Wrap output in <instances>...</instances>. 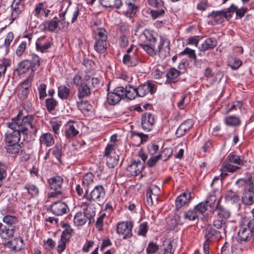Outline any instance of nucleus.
Returning a JSON list of instances; mask_svg holds the SVG:
<instances>
[{
    "mask_svg": "<svg viewBox=\"0 0 254 254\" xmlns=\"http://www.w3.org/2000/svg\"><path fill=\"white\" fill-rule=\"evenodd\" d=\"M147 2L149 5L156 8L163 6L165 3L164 1L162 0H147Z\"/></svg>",
    "mask_w": 254,
    "mask_h": 254,
    "instance_id": "63",
    "label": "nucleus"
},
{
    "mask_svg": "<svg viewBox=\"0 0 254 254\" xmlns=\"http://www.w3.org/2000/svg\"><path fill=\"white\" fill-rule=\"evenodd\" d=\"M3 245L12 251H18L21 250L23 247V240L20 238H16L3 243Z\"/></svg>",
    "mask_w": 254,
    "mask_h": 254,
    "instance_id": "19",
    "label": "nucleus"
},
{
    "mask_svg": "<svg viewBox=\"0 0 254 254\" xmlns=\"http://www.w3.org/2000/svg\"><path fill=\"white\" fill-rule=\"evenodd\" d=\"M148 229L147 222H144L140 224L137 231L138 236H145Z\"/></svg>",
    "mask_w": 254,
    "mask_h": 254,
    "instance_id": "58",
    "label": "nucleus"
},
{
    "mask_svg": "<svg viewBox=\"0 0 254 254\" xmlns=\"http://www.w3.org/2000/svg\"><path fill=\"white\" fill-rule=\"evenodd\" d=\"M225 198L227 201L231 203H237L240 200V197L238 192L231 190H228L226 192Z\"/></svg>",
    "mask_w": 254,
    "mask_h": 254,
    "instance_id": "32",
    "label": "nucleus"
},
{
    "mask_svg": "<svg viewBox=\"0 0 254 254\" xmlns=\"http://www.w3.org/2000/svg\"><path fill=\"white\" fill-rule=\"evenodd\" d=\"M225 161L230 164H235L238 166H242L245 165L246 161L241 159L240 156L234 153H230L227 157Z\"/></svg>",
    "mask_w": 254,
    "mask_h": 254,
    "instance_id": "29",
    "label": "nucleus"
},
{
    "mask_svg": "<svg viewBox=\"0 0 254 254\" xmlns=\"http://www.w3.org/2000/svg\"><path fill=\"white\" fill-rule=\"evenodd\" d=\"M78 106L83 114H87L93 110L92 106L86 101L78 103Z\"/></svg>",
    "mask_w": 254,
    "mask_h": 254,
    "instance_id": "42",
    "label": "nucleus"
},
{
    "mask_svg": "<svg viewBox=\"0 0 254 254\" xmlns=\"http://www.w3.org/2000/svg\"><path fill=\"white\" fill-rule=\"evenodd\" d=\"M0 17L3 20H8L9 24H11L16 18L12 17V9L9 7H7L6 9L4 6L0 7Z\"/></svg>",
    "mask_w": 254,
    "mask_h": 254,
    "instance_id": "27",
    "label": "nucleus"
},
{
    "mask_svg": "<svg viewBox=\"0 0 254 254\" xmlns=\"http://www.w3.org/2000/svg\"><path fill=\"white\" fill-rule=\"evenodd\" d=\"M73 83L78 86V97L81 99L91 94V90L95 88L99 84V79L88 74H86L83 79L79 75H75L73 78Z\"/></svg>",
    "mask_w": 254,
    "mask_h": 254,
    "instance_id": "2",
    "label": "nucleus"
},
{
    "mask_svg": "<svg viewBox=\"0 0 254 254\" xmlns=\"http://www.w3.org/2000/svg\"><path fill=\"white\" fill-rule=\"evenodd\" d=\"M14 36L13 34L11 32H9L7 33L4 40V43L1 48H4L5 54H7L9 51L10 46L13 40Z\"/></svg>",
    "mask_w": 254,
    "mask_h": 254,
    "instance_id": "41",
    "label": "nucleus"
},
{
    "mask_svg": "<svg viewBox=\"0 0 254 254\" xmlns=\"http://www.w3.org/2000/svg\"><path fill=\"white\" fill-rule=\"evenodd\" d=\"M240 168L241 167L240 166L232 165L227 161H225L222 164L220 170H223L225 172L230 173H234Z\"/></svg>",
    "mask_w": 254,
    "mask_h": 254,
    "instance_id": "38",
    "label": "nucleus"
},
{
    "mask_svg": "<svg viewBox=\"0 0 254 254\" xmlns=\"http://www.w3.org/2000/svg\"><path fill=\"white\" fill-rule=\"evenodd\" d=\"M235 9L234 4H232L227 10L213 11L208 16L211 17L216 23L220 24L223 21L224 18H231L235 12Z\"/></svg>",
    "mask_w": 254,
    "mask_h": 254,
    "instance_id": "7",
    "label": "nucleus"
},
{
    "mask_svg": "<svg viewBox=\"0 0 254 254\" xmlns=\"http://www.w3.org/2000/svg\"><path fill=\"white\" fill-rule=\"evenodd\" d=\"M148 135L145 134L141 132H137L136 131H132L131 134V137L132 139H135L136 138L139 139L138 144L142 143L143 142L146 141L148 138Z\"/></svg>",
    "mask_w": 254,
    "mask_h": 254,
    "instance_id": "47",
    "label": "nucleus"
},
{
    "mask_svg": "<svg viewBox=\"0 0 254 254\" xmlns=\"http://www.w3.org/2000/svg\"><path fill=\"white\" fill-rule=\"evenodd\" d=\"M139 46L150 56L153 57L156 55L155 46H152L150 44H140Z\"/></svg>",
    "mask_w": 254,
    "mask_h": 254,
    "instance_id": "48",
    "label": "nucleus"
},
{
    "mask_svg": "<svg viewBox=\"0 0 254 254\" xmlns=\"http://www.w3.org/2000/svg\"><path fill=\"white\" fill-rule=\"evenodd\" d=\"M144 168L143 163L139 160H133L127 166V170L129 173L130 176H137L141 173Z\"/></svg>",
    "mask_w": 254,
    "mask_h": 254,
    "instance_id": "14",
    "label": "nucleus"
},
{
    "mask_svg": "<svg viewBox=\"0 0 254 254\" xmlns=\"http://www.w3.org/2000/svg\"><path fill=\"white\" fill-rule=\"evenodd\" d=\"M18 67L17 71L19 74H24L30 69L32 70V61L28 60H23L18 64ZM31 74L32 71L29 76H31Z\"/></svg>",
    "mask_w": 254,
    "mask_h": 254,
    "instance_id": "28",
    "label": "nucleus"
},
{
    "mask_svg": "<svg viewBox=\"0 0 254 254\" xmlns=\"http://www.w3.org/2000/svg\"><path fill=\"white\" fill-rule=\"evenodd\" d=\"M95 42L94 49L99 54H104L107 49V32L104 28H99L95 31Z\"/></svg>",
    "mask_w": 254,
    "mask_h": 254,
    "instance_id": "4",
    "label": "nucleus"
},
{
    "mask_svg": "<svg viewBox=\"0 0 254 254\" xmlns=\"http://www.w3.org/2000/svg\"><path fill=\"white\" fill-rule=\"evenodd\" d=\"M180 71L177 70L175 68H171L170 71L165 74V76L167 77V80L169 82H176V79L180 75Z\"/></svg>",
    "mask_w": 254,
    "mask_h": 254,
    "instance_id": "39",
    "label": "nucleus"
},
{
    "mask_svg": "<svg viewBox=\"0 0 254 254\" xmlns=\"http://www.w3.org/2000/svg\"><path fill=\"white\" fill-rule=\"evenodd\" d=\"M62 145L57 144L53 149V154L58 161L62 163L61 156H62Z\"/></svg>",
    "mask_w": 254,
    "mask_h": 254,
    "instance_id": "50",
    "label": "nucleus"
},
{
    "mask_svg": "<svg viewBox=\"0 0 254 254\" xmlns=\"http://www.w3.org/2000/svg\"><path fill=\"white\" fill-rule=\"evenodd\" d=\"M51 211L55 215L62 216L69 210L67 204L61 201L53 203L50 206Z\"/></svg>",
    "mask_w": 254,
    "mask_h": 254,
    "instance_id": "12",
    "label": "nucleus"
},
{
    "mask_svg": "<svg viewBox=\"0 0 254 254\" xmlns=\"http://www.w3.org/2000/svg\"><path fill=\"white\" fill-rule=\"evenodd\" d=\"M170 41L169 40L161 38L159 45L158 46L157 50H156V53L158 52L159 56L161 58L164 59L170 54Z\"/></svg>",
    "mask_w": 254,
    "mask_h": 254,
    "instance_id": "15",
    "label": "nucleus"
},
{
    "mask_svg": "<svg viewBox=\"0 0 254 254\" xmlns=\"http://www.w3.org/2000/svg\"><path fill=\"white\" fill-rule=\"evenodd\" d=\"M22 115V111H19L16 117L5 124L9 129L4 134V148L7 153L14 155L19 153L21 148L19 143L21 133L24 141H31L32 135L29 129L32 128V115H25L21 120Z\"/></svg>",
    "mask_w": 254,
    "mask_h": 254,
    "instance_id": "1",
    "label": "nucleus"
},
{
    "mask_svg": "<svg viewBox=\"0 0 254 254\" xmlns=\"http://www.w3.org/2000/svg\"><path fill=\"white\" fill-rule=\"evenodd\" d=\"M64 180L62 177L56 176L51 177L48 180L49 187L51 190H54L50 193V197H58L62 194V186Z\"/></svg>",
    "mask_w": 254,
    "mask_h": 254,
    "instance_id": "6",
    "label": "nucleus"
},
{
    "mask_svg": "<svg viewBox=\"0 0 254 254\" xmlns=\"http://www.w3.org/2000/svg\"><path fill=\"white\" fill-rule=\"evenodd\" d=\"M123 89L120 87H116L113 92L107 94V101L110 105H114L118 103L123 97Z\"/></svg>",
    "mask_w": 254,
    "mask_h": 254,
    "instance_id": "13",
    "label": "nucleus"
},
{
    "mask_svg": "<svg viewBox=\"0 0 254 254\" xmlns=\"http://www.w3.org/2000/svg\"><path fill=\"white\" fill-rule=\"evenodd\" d=\"M205 237L206 240L209 242L214 240L217 241L220 239L221 235L219 232L211 228L209 229L206 230L205 233Z\"/></svg>",
    "mask_w": 254,
    "mask_h": 254,
    "instance_id": "31",
    "label": "nucleus"
},
{
    "mask_svg": "<svg viewBox=\"0 0 254 254\" xmlns=\"http://www.w3.org/2000/svg\"><path fill=\"white\" fill-rule=\"evenodd\" d=\"M88 217L84 212L79 211L77 212L73 219L74 223L77 226H82L87 221Z\"/></svg>",
    "mask_w": 254,
    "mask_h": 254,
    "instance_id": "33",
    "label": "nucleus"
},
{
    "mask_svg": "<svg viewBox=\"0 0 254 254\" xmlns=\"http://www.w3.org/2000/svg\"><path fill=\"white\" fill-rule=\"evenodd\" d=\"M173 149L171 147L164 148L158 155L160 159H161L163 161L167 160L173 154Z\"/></svg>",
    "mask_w": 254,
    "mask_h": 254,
    "instance_id": "49",
    "label": "nucleus"
},
{
    "mask_svg": "<svg viewBox=\"0 0 254 254\" xmlns=\"http://www.w3.org/2000/svg\"><path fill=\"white\" fill-rule=\"evenodd\" d=\"M155 123L154 116L150 113H144L141 117V127L143 130L148 132L151 131Z\"/></svg>",
    "mask_w": 254,
    "mask_h": 254,
    "instance_id": "11",
    "label": "nucleus"
},
{
    "mask_svg": "<svg viewBox=\"0 0 254 254\" xmlns=\"http://www.w3.org/2000/svg\"><path fill=\"white\" fill-rule=\"evenodd\" d=\"M94 176L92 173H87L83 177L82 184L87 187L92 186L94 183Z\"/></svg>",
    "mask_w": 254,
    "mask_h": 254,
    "instance_id": "46",
    "label": "nucleus"
},
{
    "mask_svg": "<svg viewBox=\"0 0 254 254\" xmlns=\"http://www.w3.org/2000/svg\"><path fill=\"white\" fill-rule=\"evenodd\" d=\"M164 245H166V247L164 248V254L167 253H170V254H174V249L173 248V243L171 241H165L164 243Z\"/></svg>",
    "mask_w": 254,
    "mask_h": 254,
    "instance_id": "64",
    "label": "nucleus"
},
{
    "mask_svg": "<svg viewBox=\"0 0 254 254\" xmlns=\"http://www.w3.org/2000/svg\"><path fill=\"white\" fill-rule=\"evenodd\" d=\"M120 88L123 89V97L127 98L129 100L135 99L137 96L136 88L133 87L130 85L126 86V88L120 86Z\"/></svg>",
    "mask_w": 254,
    "mask_h": 254,
    "instance_id": "23",
    "label": "nucleus"
},
{
    "mask_svg": "<svg viewBox=\"0 0 254 254\" xmlns=\"http://www.w3.org/2000/svg\"><path fill=\"white\" fill-rule=\"evenodd\" d=\"M253 233L246 227H241L238 233V240L240 243H245L251 241L253 239Z\"/></svg>",
    "mask_w": 254,
    "mask_h": 254,
    "instance_id": "17",
    "label": "nucleus"
},
{
    "mask_svg": "<svg viewBox=\"0 0 254 254\" xmlns=\"http://www.w3.org/2000/svg\"><path fill=\"white\" fill-rule=\"evenodd\" d=\"M215 210L217 214L221 217L226 219L230 217V212L222 205L220 204L219 200H218L217 202Z\"/></svg>",
    "mask_w": 254,
    "mask_h": 254,
    "instance_id": "34",
    "label": "nucleus"
},
{
    "mask_svg": "<svg viewBox=\"0 0 254 254\" xmlns=\"http://www.w3.org/2000/svg\"><path fill=\"white\" fill-rule=\"evenodd\" d=\"M69 240H67L66 238H63V237L61 238V240L59 241L57 247V251L59 254H61L65 250L66 243Z\"/></svg>",
    "mask_w": 254,
    "mask_h": 254,
    "instance_id": "59",
    "label": "nucleus"
},
{
    "mask_svg": "<svg viewBox=\"0 0 254 254\" xmlns=\"http://www.w3.org/2000/svg\"><path fill=\"white\" fill-rule=\"evenodd\" d=\"M217 45V42L215 38H208L199 47L200 51H205L215 48Z\"/></svg>",
    "mask_w": 254,
    "mask_h": 254,
    "instance_id": "26",
    "label": "nucleus"
},
{
    "mask_svg": "<svg viewBox=\"0 0 254 254\" xmlns=\"http://www.w3.org/2000/svg\"><path fill=\"white\" fill-rule=\"evenodd\" d=\"M158 189L157 186L155 185H153L148 189L146 192V197L148 203L150 202L151 204H153V198L152 194H153V191L155 190H157Z\"/></svg>",
    "mask_w": 254,
    "mask_h": 254,
    "instance_id": "57",
    "label": "nucleus"
},
{
    "mask_svg": "<svg viewBox=\"0 0 254 254\" xmlns=\"http://www.w3.org/2000/svg\"><path fill=\"white\" fill-rule=\"evenodd\" d=\"M6 167L4 164L0 162V187L2 186V180L6 177Z\"/></svg>",
    "mask_w": 254,
    "mask_h": 254,
    "instance_id": "62",
    "label": "nucleus"
},
{
    "mask_svg": "<svg viewBox=\"0 0 254 254\" xmlns=\"http://www.w3.org/2000/svg\"><path fill=\"white\" fill-rule=\"evenodd\" d=\"M187 55L189 57L193 60H195L196 56L195 51L189 48H186L185 49L180 53V55Z\"/></svg>",
    "mask_w": 254,
    "mask_h": 254,
    "instance_id": "60",
    "label": "nucleus"
},
{
    "mask_svg": "<svg viewBox=\"0 0 254 254\" xmlns=\"http://www.w3.org/2000/svg\"><path fill=\"white\" fill-rule=\"evenodd\" d=\"M225 122L227 126H235L240 124V121L236 117L230 116L225 118Z\"/></svg>",
    "mask_w": 254,
    "mask_h": 254,
    "instance_id": "52",
    "label": "nucleus"
},
{
    "mask_svg": "<svg viewBox=\"0 0 254 254\" xmlns=\"http://www.w3.org/2000/svg\"><path fill=\"white\" fill-rule=\"evenodd\" d=\"M126 3L127 5V9L125 14L127 17L131 18L138 10V6L130 1H127Z\"/></svg>",
    "mask_w": 254,
    "mask_h": 254,
    "instance_id": "36",
    "label": "nucleus"
},
{
    "mask_svg": "<svg viewBox=\"0 0 254 254\" xmlns=\"http://www.w3.org/2000/svg\"><path fill=\"white\" fill-rule=\"evenodd\" d=\"M160 7H161L160 9H152L150 10V14L153 19H155L165 15L167 10L166 7L164 5Z\"/></svg>",
    "mask_w": 254,
    "mask_h": 254,
    "instance_id": "43",
    "label": "nucleus"
},
{
    "mask_svg": "<svg viewBox=\"0 0 254 254\" xmlns=\"http://www.w3.org/2000/svg\"><path fill=\"white\" fill-rule=\"evenodd\" d=\"M142 35L144 36L147 41L149 43L148 44H150L152 46H155L157 40L155 37L156 34L154 33L153 31L149 30H145Z\"/></svg>",
    "mask_w": 254,
    "mask_h": 254,
    "instance_id": "37",
    "label": "nucleus"
},
{
    "mask_svg": "<svg viewBox=\"0 0 254 254\" xmlns=\"http://www.w3.org/2000/svg\"><path fill=\"white\" fill-rule=\"evenodd\" d=\"M132 223L131 222H122L119 223L117 227V232L123 235V238L126 239L130 238L132 235Z\"/></svg>",
    "mask_w": 254,
    "mask_h": 254,
    "instance_id": "8",
    "label": "nucleus"
},
{
    "mask_svg": "<svg viewBox=\"0 0 254 254\" xmlns=\"http://www.w3.org/2000/svg\"><path fill=\"white\" fill-rule=\"evenodd\" d=\"M2 221L6 225L0 222V237L9 240L13 237L18 219L15 216L7 215L3 217Z\"/></svg>",
    "mask_w": 254,
    "mask_h": 254,
    "instance_id": "3",
    "label": "nucleus"
},
{
    "mask_svg": "<svg viewBox=\"0 0 254 254\" xmlns=\"http://www.w3.org/2000/svg\"><path fill=\"white\" fill-rule=\"evenodd\" d=\"M69 94L70 89L65 85H60L58 87V96L61 99L64 100L67 99Z\"/></svg>",
    "mask_w": 254,
    "mask_h": 254,
    "instance_id": "40",
    "label": "nucleus"
},
{
    "mask_svg": "<svg viewBox=\"0 0 254 254\" xmlns=\"http://www.w3.org/2000/svg\"><path fill=\"white\" fill-rule=\"evenodd\" d=\"M32 84V77L29 76L28 77L22 82V89L18 94L19 98L21 100H25L29 94V87Z\"/></svg>",
    "mask_w": 254,
    "mask_h": 254,
    "instance_id": "22",
    "label": "nucleus"
},
{
    "mask_svg": "<svg viewBox=\"0 0 254 254\" xmlns=\"http://www.w3.org/2000/svg\"><path fill=\"white\" fill-rule=\"evenodd\" d=\"M242 61L233 57H230L228 60V65L232 69L236 70L238 69L242 65Z\"/></svg>",
    "mask_w": 254,
    "mask_h": 254,
    "instance_id": "44",
    "label": "nucleus"
},
{
    "mask_svg": "<svg viewBox=\"0 0 254 254\" xmlns=\"http://www.w3.org/2000/svg\"><path fill=\"white\" fill-rule=\"evenodd\" d=\"M209 205L207 204V203L205 202H200L199 204H198L195 207H194V209H195L196 211H197V214H202L204 212H205L207 209V207Z\"/></svg>",
    "mask_w": 254,
    "mask_h": 254,
    "instance_id": "54",
    "label": "nucleus"
},
{
    "mask_svg": "<svg viewBox=\"0 0 254 254\" xmlns=\"http://www.w3.org/2000/svg\"><path fill=\"white\" fill-rule=\"evenodd\" d=\"M184 218L189 221L195 220L198 218L197 211L194 208L186 211L184 213Z\"/></svg>",
    "mask_w": 254,
    "mask_h": 254,
    "instance_id": "45",
    "label": "nucleus"
},
{
    "mask_svg": "<svg viewBox=\"0 0 254 254\" xmlns=\"http://www.w3.org/2000/svg\"><path fill=\"white\" fill-rule=\"evenodd\" d=\"M46 107L48 111L53 110L57 105V102L53 98L47 99L46 100Z\"/></svg>",
    "mask_w": 254,
    "mask_h": 254,
    "instance_id": "56",
    "label": "nucleus"
},
{
    "mask_svg": "<svg viewBox=\"0 0 254 254\" xmlns=\"http://www.w3.org/2000/svg\"><path fill=\"white\" fill-rule=\"evenodd\" d=\"M40 141L41 144H44L48 147L53 145L55 142L53 135L50 133H44L41 136Z\"/></svg>",
    "mask_w": 254,
    "mask_h": 254,
    "instance_id": "35",
    "label": "nucleus"
},
{
    "mask_svg": "<svg viewBox=\"0 0 254 254\" xmlns=\"http://www.w3.org/2000/svg\"><path fill=\"white\" fill-rule=\"evenodd\" d=\"M24 190L26 191L23 192V194L25 197H26V198H24L25 200L24 203L25 204L24 206V210L28 213V215H30L31 211L30 208L31 204L29 203L28 201L27 202L26 199H27V200H30L32 197V194L30 191L32 190V186L30 184H27L24 186Z\"/></svg>",
    "mask_w": 254,
    "mask_h": 254,
    "instance_id": "21",
    "label": "nucleus"
},
{
    "mask_svg": "<svg viewBox=\"0 0 254 254\" xmlns=\"http://www.w3.org/2000/svg\"><path fill=\"white\" fill-rule=\"evenodd\" d=\"M242 201L246 205H251L254 203V190L247 188L243 194Z\"/></svg>",
    "mask_w": 254,
    "mask_h": 254,
    "instance_id": "24",
    "label": "nucleus"
},
{
    "mask_svg": "<svg viewBox=\"0 0 254 254\" xmlns=\"http://www.w3.org/2000/svg\"><path fill=\"white\" fill-rule=\"evenodd\" d=\"M193 126V122L191 120H187L182 123L178 127L176 132L178 137L184 135Z\"/></svg>",
    "mask_w": 254,
    "mask_h": 254,
    "instance_id": "20",
    "label": "nucleus"
},
{
    "mask_svg": "<svg viewBox=\"0 0 254 254\" xmlns=\"http://www.w3.org/2000/svg\"><path fill=\"white\" fill-rule=\"evenodd\" d=\"M63 227L65 228L62 232L61 237L63 238H66L67 240H69L71 234L73 232V229H71L70 226L69 224H64Z\"/></svg>",
    "mask_w": 254,
    "mask_h": 254,
    "instance_id": "53",
    "label": "nucleus"
},
{
    "mask_svg": "<svg viewBox=\"0 0 254 254\" xmlns=\"http://www.w3.org/2000/svg\"><path fill=\"white\" fill-rule=\"evenodd\" d=\"M123 5L121 0H115L114 3H106L105 1L102 2V5L105 7H115L117 9H119Z\"/></svg>",
    "mask_w": 254,
    "mask_h": 254,
    "instance_id": "55",
    "label": "nucleus"
},
{
    "mask_svg": "<svg viewBox=\"0 0 254 254\" xmlns=\"http://www.w3.org/2000/svg\"><path fill=\"white\" fill-rule=\"evenodd\" d=\"M190 199H191V192L190 191H186L181 194L176 199V207L177 209H180L182 206L189 202Z\"/></svg>",
    "mask_w": 254,
    "mask_h": 254,
    "instance_id": "18",
    "label": "nucleus"
},
{
    "mask_svg": "<svg viewBox=\"0 0 254 254\" xmlns=\"http://www.w3.org/2000/svg\"><path fill=\"white\" fill-rule=\"evenodd\" d=\"M136 90L137 96L143 97L149 93L154 94L156 91V86L152 82H147L138 86Z\"/></svg>",
    "mask_w": 254,
    "mask_h": 254,
    "instance_id": "9",
    "label": "nucleus"
},
{
    "mask_svg": "<svg viewBox=\"0 0 254 254\" xmlns=\"http://www.w3.org/2000/svg\"><path fill=\"white\" fill-rule=\"evenodd\" d=\"M253 217L250 219H246L244 220V223H246V225L247 226V229L253 232L254 230V208L252 210Z\"/></svg>",
    "mask_w": 254,
    "mask_h": 254,
    "instance_id": "61",
    "label": "nucleus"
},
{
    "mask_svg": "<svg viewBox=\"0 0 254 254\" xmlns=\"http://www.w3.org/2000/svg\"><path fill=\"white\" fill-rule=\"evenodd\" d=\"M123 62L124 64L129 66H136L139 63V59L137 54V50L135 49L132 54H125L123 59Z\"/></svg>",
    "mask_w": 254,
    "mask_h": 254,
    "instance_id": "16",
    "label": "nucleus"
},
{
    "mask_svg": "<svg viewBox=\"0 0 254 254\" xmlns=\"http://www.w3.org/2000/svg\"><path fill=\"white\" fill-rule=\"evenodd\" d=\"M65 136L66 138H68L73 137L79 133L72 121L67 122V124L65 125Z\"/></svg>",
    "mask_w": 254,
    "mask_h": 254,
    "instance_id": "30",
    "label": "nucleus"
},
{
    "mask_svg": "<svg viewBox=\"0 0 254 254\" xmlns=\"http://www.w3.org/2000/svg\"><path fill=\"white\" fill-rule=\"evenodd\" d=\"M104 156L106 157V164L110 168H113L118 164L119 156L116 154L113 144H107Z\"/></svg>",
    "mask_w": 254,
    "mask_h": 254,
    "instance_id": "5",
    "label": "nucleus"
},
{
    "mask_svg": "<svg viewBox=\"0 0 254 254\" xmlns=\"http://www.w3.org/2000/svg\"><path fill=\"white\" fill-rule=\"evenodd\" d=\"M59 22L60 20L57 17H55L51 20L47 21L48 30L50 31L54 32L58 27Z\"/></svg>",
    "mask_w": 254,
    "mask_h": 254,
    "instance_id": "51",
    "label": "nucleus"
},
{
    "mask_svg": "<svg viewBox=\"0 0 254 254\" xmlns=\"http://www.w3.org/2000/svg\"><path fill=\"white\" fill-rule=\"evenodd\" d=\"M31 35V34H30L25 35L23 37L25 40L20 43L16 51V54L17 56L20 57L24 52L26 47L30 45Z\"/></svg>",
    "mask_w": 254,
    "mask_h": 254,
    "instance_id": "25",
    "label": "nucleus"
},
{
    "mask_svg": "<svg viewBox=\"0 0 254 254\" xmlns=\"http://www.w3.org/2000/svg\"><path fill=\"white\" fill-rule=\"evenodd\" d=\"M105 196V191L103 186H97L94 188L89 194L86 196V198L89 201L93 200L100 202L104 199Z\"/></svg>",
    "mask_w": 254,
    "mask_h": 254,
    "instance_id": "10",
    "label": "nucleus"
}]
</instances>
